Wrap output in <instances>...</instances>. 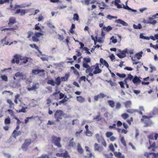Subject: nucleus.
Wrapping results in <instances>:
<instances>
[{
    "mask_svg": "<svg viewBox=\"0 0 158 158\" xmlns=\"http://www.w3.org/2000/svg\"><path fill=\"white\" fill-rule=\"evenodd\" d=\"M64 115L63 112L61 110H57L54 114V117L56 122H59L63 118Z\"/></svg>",
    "mask_w": 158,
    "mask_h": 158,
    "instance_id": "f257e3e1",
    "label": "nucleus"
},
{
    "mask_svg": "<svg viewBox=\"0 0 158 158\" xmlns=\"http://www.w3.org/2000/svg\"><path fill=\"white\" fill-rule=\"evenodd\" d=\"M154 135V133H152L148 135V137L149 139V143L150 146L148 147V149H152V151H154L155 149V143H153L152 144H151L150 142V139L153 140L154 139L153 136Z\"/></svg>",
    "mask_w": 158,
    "mask_h": 158,
    "instance_id": "f03ea898",
    "label": "nucleus"
},
{
    "mask_svg": "<svg viewBox=\"0 0 158 158\" xmlns=\"http://www.w3.org/2000/svg\"><path fill=\"white\" fill-rule=\"evenodd\" d=\"M52 140L53 142L57 147H61V145L60 143V138L53 137H52Z\"/></svg>",
    "mask_w": 158,
    "mask_h": 158,
    "instance_id": "7ed1b4c3",
    "label": "nucleus"
},
{
    "mask_svg": "<svg viewBox=\"0 0 158 158\" xmlns=\"http://www.w3.org/2000/svg\"><path fill=\"white\" fill-rule=\"evenodd\" d=\"M144 119H146L144 121L145 123L146 124L144 126V127H148L150 126V125L152 124V122L150 121L149 117L143 115V118L141 119V120L142 121H143L144 120Z\"/></svg>",
    "mask_w": 158,
    "mask_h": 158,
    "instance_id": "20e7f679",
    "label": "nucleus"
},
{
    "mask_svg": "<svg viewBox=\"0 0 158 158\" xmlns=\"http://www.w3.org/2000/svg\"><path fill=\"white\" fill-rule=\"evenodd\" d=\"M31 143V140L30 139H27L25 141L24 143L22 145V148L24 151L27 150V147Z\"/></svg>",
    "mask_w": 158,
    "mask_h": 158,
    "instance_id": "39448f33",
    "label": "nucleus"
},
{
    "mask_svg": "<svg viewBox=\"0 0 158 158\" xmlns=\"http://www.w3.org/2000/svg\"><path fill=\"white\" fill-rule=\"evenodd\" d=\"M16 22V20L15 18L12 17H10L9 19V22L8 23V25L10 27H13L14 24Z\"/></svg>",
    "mask_w": 158,
    "mask_h": 158,
    "instance_id": "423d86ee",
    "label": "nucleus"
},
{
    "mask_svg": "<svg viewBox=\"0 0 158 158\" xmlns=\"http://www.w3.org/2000/svg\"><path fill=\"white\" fill-rule=\"evenodd\" d=\"M83 67L84 68H86L85 70V73H87L91 72L93 71V68H92L89 64H84Z\"/></svg>",
    "mask_w": 158,
    "mask_h": 158,
    "instance_id": "0eeeda50",
    "label": "nucleus"
},
{
    "mask_svg": "<svg viewBox=\"0 0 158 158\" xmlns=\"http://www.w3.org/2000/svg\"><path fill=\"white\" fill-rule=\"evenodd\" d=\"M102 72V70L99 68V64H96L95 65L94 68V73L95 74L99 73Z\"/></svg>",
    "mask_w": 158,
    "mask_h": 158,
    "instance_id": "6e6552de",
    "label": "nucleus"
},
{
    "mask_svg": "<svg viewBox=\"0 0 158 158\" xmlns=\"http://www.w3.org/2000/svg\"><path fill=\"white\" fill-rule=\"evenodd\" d=\"M106 95L102 93H100L98 95L94 97V99L96 101H97L99 98H103L105 97Z\"/></svg>",
    "mask_w": 158,
    "mask_h": 158,
    "instance_id": "1a4fd4ad",
    "label": "nucleus"
},
{
    "mask_svg": "<svg viewBox=\"0 0 158 158\" xmlns=\"http://www.w3.org/2000/svg\"><path fill=\"white\" fill-rule=\"evenodd\" d=\"M120 53H117V55L120 58H123L126 56V51H125V50L120 51Z\"/></svg>",
    "mask_w": 158,
    "mask_h": 158,
    "instance_id": "9d476101",
    "label": "nucleus"
},
{
    "mask_svg": "<svg viewBox=\"0 0 158 158\" xmlns=\"http://www.w3.org/2000/svg\"><path fill=\"white\" fill-rule=\"evenodd\" d=\"M114 155L117 158H125V156L119 152H114Z\"/></svg>",
    "mask_w": 158,
    "mask_h": 158,
    "instance_id": "9b49d317",
    "label": "nucleus"
},
{
    "mask_svg": "<svg viewBox=\"0 0 158 158\" xmlns=\"http://www.w3.org/2000/svg\"><path fill=\"white\" fill-rule=\"evenodd\" d=\"M39 86V84L38 83H37L35 84V85H33L31 87L28 88H27V90L29 91L35 90L38 88Z\"/></svg>",
    "mask_w": 158,
    "mask_h": 158,
    "instance_id": "f8f14e48",
    "label": "nucleus"
},
{
    "mask_svg": "<svg viewBox=\"0 0 158 158\" xmlns=\"http://www.w3.org/2000/svg\"><path fill=\"white\" fill-rule=\"evenodd\" d=\"M154 18L152 17H149L148 18V20L146 22L147 23H150L152 24H154L156 23L157 21L154 20Z\"/></svg>",
    "mask_w": 158,
    "mask_h": 158,
    "instance_id": "ddd939ff",
    "label": "nucleus"
},
{
    "mask_svg": "<svg viewBox=\"0 0 158 158\" xmlns=\"http://www.w3.org/2000/svg\"><path fill=\"white\" fill-rule=\"evenodd\" d=\"M115 22L117 23H119L124 26H127L128 25V24L124 21L123 20H122L120 19H118L115 20Z\"/></svg>",
    "mask_w": 158,
    "mask_h": 158,
    "instance_id": "4468645a",
    "label": "nucleus"
},
{
    "mask_svg": "<svg viewBox=\"0 0 158 158\" xmlns=\"http://www.w3.org/2000/svg\"><path fill=\"white\" fill-rule=\"evenodd\" d=\"M84 61L83 62V65L84 64H88V63L90 62L91 61V60L90 58L88 57L87 58L85 57L83 58Z\"/></svg>",
    "mask_w": 158,
    "mask_h": 158,
    "instance_id": "2eb2a0df",
    "label": "nucleus"
},
{
    "mask_svg": "<svg viewBox=\"0 0 158 158\" xmlns=\"http://www.w3.org/2000/svg\"><path fill=\"white\" fill-rule=\"evenodd\" d=\"M21 134V132L20 131H17L16 130H15L13 132V136L15 139L16 138V137L20 135Z\"/></svg>",
    "mask_w": 158,
    "mask_h": 158,
    "instance_id": "dca6fc26",
    "label": "nucleus"
},
{
    "mask_svg": "<svg viewBox=\"0 0 158 158\" xmlns=\"http://www.w3.org/2000/svg\"><path fill=\"white\" fill-rule=\"evenodd\" d=\"M124 104L125 107L126 108H128L131 107L132 104V103L131 101L129 100L124 102Z\"/></svg>",
    "mask_w": 158,
    "mask_h": 158,
    "instance_id": "f3484780",
    "label": "nucleus"
},
{
    "mask_svg": "<svg viewBox=\"0 0 158 158\" xmlns=\"http://www.w3.org/2000/svg\"><path fill=\"white\" fill-rule=\"evenodd\" d=\"M44 70L43 69H33L32 70V73L35 75H36L41 72H44Z\"/></svg>",
    "mask_w": 158,
    "mask_h": 158,
    "instance_id": "a211bd4d",
    "label": "nucleus"
},
{
    "mask_svg": "<svg viewBox=\"0 0 158 158\" xmlns=\"http://www.w3.org/2000/svg\"><path fill=\"white\" fill-rule=\"evenodd\" d=\"M77 99L78 102L81 103H83L85 101V99L81 96H77Z\"/></svg>",
    "mask_w": 158,
    "mask_h": 158,
    "instance_id": "6ab92c4d",
    "label": "nucleus"
},
{
    "mask_svg": "<svg viewBox=\"0 0 158 158\" xmlns=\"http://www.w3.org/2000/svg\"><path fill=\"white\" fill-rule=\"evenodd\" d=\"M69 77V74L68 73H66L64 77H61V81H67L68 80V79Z\"/></svg>",
    "mask_w": 158,
    "mask_h": 158,
    "instance_id": "aec40b11",
    "label": "nucleus"
},
{
    "mask_svg": "<svg viewBox=\"0 0 158 158\" xmlns=\"http://www.w3.org/2000/svg\"><path fill=\"white\" fill-rule=\"evenodd\" d=\"M61 78L59 77L56 78L55 82V84H56L57 86H59L61 83Z\"/></svg>",
    "mask_w": 158,
    "mask_h": 158,
    "instance_id": "412c9836",
    "label": "nucleus"
},
{
    "mask_svg": "<svg viewBox=\"0 0 158 158\" xmlns=\"http://www.w3.org/2000/svg\"><path fill=\"white\" fill-rule=\"evenodd\" d=\"M132 81L134 84H136L138 82H140L141 81L137 76H135L133 79Z\"/></svg>",
    "mask_w": 158,
    "mask_h": 158,
    "instance_id": "4be33fe9",
    "label": "nucleus"
},
{
    "mask_svg": "<svg viewBox=\"0 0 158 158\" xmlns=\"http://www.w3.org/2000/svg\"><path fill=\"white\" fill-rule=\"evenodd\" d=\"M143 53V52L141 51L139 53H136L135 55V56L138 60H139L141 58V57L142 56V55Z\"/></svg>",
    "mask_w": 158,
    "mask_h": 158,
    "instance_id": "5701e85b",
    "label": "nucleus"
},
{
    "mask_svg": "<svg viewBox=\"0 0 158 158\" xmlns=\"http://www.w3.org/2000/svg\"><path fill=\"white\" fill-rule=\"evenodd\" d=\"M102 29L105 31L109 32L112 29V27L110 26H108L107 27L104 26Z\"/></svg>",
    "mask_w": 158,
    "mask_h": 158,
    "instance_id": "b1692460",
    "label": "nucleus"
},
{
    "mask_svg": "<svg viewBox=\"0 0 158 158\" xmlns=\"http://www.w3.org/2000/svg\"><path fill=\"white\" fill-rule=\"evenodd\" d=\"M94 148L95 150L99 152L101 151L102 150V148L99 146L98 144L96 143H95L94 145Z\"/></svg>",
    "mask_w": 158,
    "mask_h": 158,
    "instance_id": "393cba45",
    "label": "nucleus"
},
{
    "mask_svg": "<svg viewBox=\"0 0 158 158\" xmlns=\"http://www.w3.org/2000/svg\"><path fill=\"white\" fill-rule=\"evenodd\" d=\"M126 111L128 113L132 114L135 112H138V110L132 109H128Z\"/></svg>",
    "mask_w": 158,
    "mask_h": 158,
    "instance_id": "a878e982",
    "label": "nucleus"
},
{
    "mask_svg": "<svg viewBox=\"0 0 158 158\" xmlns=\"http://www.w3.org/2000/svg\"><path fill=\"white\" fill-rule=\"evenodd\" d=\"M30 46L31 48H35V49L37 50L40 54L42 53V52L39 50L38 47L35 44H30Z\"/></svg>",
    "mask_w": 158,
    "mask_h": 158,
    "instance_id": "bb28decb",
    "label": "nucleus"
},
{
    "mask_svg": "<svg viewBox=\"0 0 158 158\" xmlns=\"http://www.w3.org/2000/svg\"><path fill=\"white\" fill-rule=\"evenodd\" d=\"M108 103L110 106L112 107L113 108L114 106L115 103L113 100H109L108 101Z\"/></svg>",
    "mask_w": 158,
    "mask_h": 158,
    "instance_id": "cd10ccee",
    "label": "nucleus"
},
{
    "mask_svg": "<svg viewBox=\"0 0 158 158\" xmlns=\"http://www.w3.org/2000/svg\"><path fill=\"white\" fill-rule=\"evenodd\" d=\"M77 150L78 152L81 154H82L83 152V149L81 148L79 143L78 144Z\"/></svg>",
    "mask_w": 158,
    "mask_h": 158,
    "instance_id": "c85d7f7f",
    "label": "nucleus"
},
{
    "mask_svg": "<svg viewBox=\"0 0 158 158\" xmlns=\"http://www.w3.org/2000/svg\"><path fill=\"white\" fill-rule=\"evenodd\" d=\"M139 38L140 39L149 40H150V38L148 37L145 36L143 35V34H140L139 35Z\"/></svg>",
    "mask_w": 158,
    "mask_h": 158,
    "instance_id": "c756f323",
    "label": "nucleus"
},
{
    "mask_svg": "<svg viewBox=\"0 0 158 158\" xmlns=\"http://www.w3.org/2000/svg\"><path fill=\"white\" fill-rule=\"evenodd\" d=\"M18 27L16 25L14 26L13 27H12L9 28H6L4 30H17L18 29Z\"/></svg>",
    "mask_w": 158,
    "mask_h": 158,
    "instance_id": "7c9ffc66",
    "label": "nucleus"
},
{
    "mask_svg": "<svg viewBox=\"0 0 158 158\" xmlns=\"http://www.w3.org/2000/svg\"><path fill=\"white\" fill-rule=\"evenodd\" d=\"M47 83L49 85H50L52 86H54L55 85V82L53 80H48L47 81Z\"/></svg>",
    "mask_w": 158,
    "mask_h": 158,
    "instance_id": "2f4dec72",
    "label": "nucleus"
},
{
    "mask_svg": "<svg viewBox=\"0 0 158 158\" xmlns=\"http://www.w3.org/2000/svg\"><path fill=\"white\" fill-rule=\"evenodd\" d=\"M7 102L9 104L10 108H11L14 106V104L13 102L10 99H7Z\"/></svg>",
    "mask_w": 158,
    "mask_h": 158,
    "instance_id": "473e14b6",
    "label": "nucleus"
},
{
    "mask_svg": "<svg viewBox=\"0 0 158 158\" xmlns=\"http://www.w3.org/2000/svg\"><path fill=\"white\" fill-rule=\"evenodd\" d=\"M154 153L153 152H145L144 153V155L146 156L147 158H150V157L152 156V154Z\"/></svg>",
    "mask_w": 158,
    "mask_h": 158,
    "instance_id": "72a5a7b5",
    "label": "nucleus"
},
{
    "mask_svg": "<svg viewBox=\"0 0 158 158\" xmlns=\"http://www.w3.org/2000/svg\"><path fill=\"white\" fill-rule=\"evenodd\" d=\"M62 157L65 158L67 157L70 158V156L69 154H68V152L67 151H66L64 153H62Z\"/></svg>",
    "mask_w": 158,
    "mask_h": 158,
    "instance_id": "f704fd0d",
    "label": "nucleus"
},
{
    "mask_svg": "<svg viewBox=\"0 0 158 158\" xmlns=\"http://www.w3.org/2000/svg\"><path fill=\"white\" fill-rule=\"evenodd\" d=\"M125 51H126L125 52L126 53L130 54H133L134 50L133 49L128 50L127 48L124 49Z\"/></svg>",
    "mask_w": 158,
    "mask_h": 158,
    "instance_id": "c9c22d12",
    "label": "nucleus"
},
{
    "mask_svg": "<svg viewBox=\"0 0 158 158\" xmlns=\"http://www.w3.org/2000/svg\"><path fill=\"white\" fill-rule=\"evenodd\" d=\"M26 7V6L25 5L22 4L21 5H15V6L14 7L15 9L18 8H24Z\"/></svg>",
    "mask_w": 158,
    "mask_h": 158,
    "instance_id": "e433bc0d",
    "label": "nucleus"
},
{
    "mask_svg": "<svg viewBox=\"0 0 158 158\" xmlns=\"http://www.w3.org/2000/svg\"><path fill=\"white\" fill-rule=\"evenodd\" d=\"M73 19L74 21H78L79 19V16L76 13L74 14L73 15Z\"/></svg>",
    "mask_w": 158,
    "mask_h": 158,
    "instance_id": "4c0bfd02",
    "label": "nucleus"
},
{
    "mask_svg": "<svg viewBox=\"0 0 158 158\" xmlns=\"http://www.w3.org/2000/svg\"><path fill=\"white\" fill-rule=\"evenodd\" d=\"M10 119L9 117H8L5 119L4 123L6 125L10 123Z\"/></svg>",
    "mask_w": 158,
    "mask_h": 158,
    "instance_id": "58836bf2",
    "label": "nucleus"
},
{
    "mask_svg": "<svg viewBox=\"0 0 158 158\" xmlns=\"http://www.w3.org/2000/svg\"><path fill=\"white\" fill-rule=\"evenodd\" d=\"M133 27L135 29H140L142 28V26L140 23H139L138 25H136L135 24H134L133 25Z\"/></svg>",
    "mask_w": 158,
    "mask_h": 158,
    "instance_id": "ea45409f",
    "label": "nucleus"
},
{
    "mask_svg": "<svg viewBox=\"0 0 158 158\" xmlns=\"http://www.w3.org/2000/svg\"><path fill=\"white\" fill-rule=\"evenodd\" d=\"M100 138L101 139V140L100 141H101V142H102V144L104 146H105V147H106V143L105 142V140H104L103 138L101 136L100 137Z\"/></svg>",
    "mask_w": 158,
    "mask_h": 158,
    "instance_id": "a19ab883",
    "label": "nucleus"
},
{
    "mask_svg": "<svg viewBox=\"0 0 158 158\" xmlns=\"http://www.w3.org/2000/svg\"><path fill=\"white\" fill-rule=\"evenodd\" d=\"M100 112H98V115L96 116V117H94L93 118L94 120H95L96 121H99V118L100 116Z\"/></svg>",
    "mask_w": 158,
    "mask_h": 158,
    "instance_id": "79ce46f5",
    "label": "nucleus"
},
{
    "mask_svg": "<svg viewBox=\"0 0 158 158\" xmlns=\"http://www.w3.org/2000/svg\"><path fill=\"white\" fill-rule=\"evenodd\" d=\"M85 134L87 136H91L92 135V132L89 130L86 131Z\"/></svg>",
    "mask_w": 158,
    "mask_h": 158,
    "instance_id": "37998d69",
    "label": "nucleus"
},
{
    "mask_svg": "<svg viewBox=\"0 0 158 158\" xmlns=\"http://www.w3.org/2000/svg\"><path fill=\"white\" fill-rule=\"evenodd\" d=\"M28 58L27 57H21L20 60L23 61V62L24 63H26L28 61Z\"/></svg>",
    "mask_w": 158,
    "mask_h": 158,
    "instance_id": "c03bdc74",
    "label": "nucleus"
},
{
    "mask_svg": "<svg viewBox=\"0 0 158 158\" xmlns=\"http://www.w3.org/2000/svg\"><path fill=\"white\" fill-rule=\"evenodd\" d=\"M116 75L120 78H124L126 77V74L124 73L120 74L119 73H117Z\"/></svg>",
    "mask_w": 158,
    "mask_h": 158,
    "instance_id": "a18cd8bd",
    "label": "nucleus"
},
{
    "mask_svg": "<svg viewBox=\"0 0 158 158\" xmlns=\"http://www.w3.org/2000/svg\"><path fill=\"white\" fill-rule=\"evenodd\" d=\"M121 116L123 119H125L128 117L129 115L127 113H125L122 114Z\"/></svg>",
    "mask_w": 158,
    "mask_h": 158,
    "instance_id": "49530a36",
    "label": "nucleus"
},
{
    "mask_svg": "<svg viewBox=\"0 0 158 158\" xmlns=\"http://www.w3.org/2000/svg\"><path fill=\"white\" fill-rule=\"evenodd\" d=\"M121 141L122 143L125 146H126V143L125 141L124 140V137L123 136H122L121 138Z\"/></svg>",
    "mask_w": 158,
    "mask_h": 158,
    "instance_id": "de8ad7c7",
    "label": "nucleus"
},
{
    "mask_svg": "<svg viewBox=\"0 0 158 158\" xmlns=\"http://www.w3.org/2000/svg\"><path fill=\"white\" fill-rule=\"evenodd\" d=\"M23 73H22L18 72L15 73V77H21V76H22V75Z\"/></svg>",
    "mask_w": 158,
    "mask_h": 158,
    "instance_id": "09e8293b",
    "label": "nucleus"
},
{
    "mask_svg": "<svg viewBox=\"0 0 158 158\" xmlns=\"http://www.w3.org/2000/svg\"><path fill=\"white\" fill-rule=\"evenodd\" d=\"M113 135V133L111 132H107L106 133V135L107 138H109Z\"/></svg>",
    "mask_w": 158,
    "mask_h": 158,
    "instance_id": "8fccbe9b",
    "label": "nucleus"
},
{
    "mask_svg": "<svg viewBox=\"0 0 158 158\" xmlns=\"http://www.w3.org/2000/svg\"><path fill=\"white\" fill-rule=\"evenodd\" d=\"M121 107V104L119 102H117L116 104V109L118 110Z\"/></svg>",
    "mask_w": 158,
    "mask_h": 158,
    "instance_id": "3c124183",
    "label": "nucleus"
},
{
    "mask_svg": "<svg viewBox=\"0 0 158 158\" xmlns=\"http://www.w3.org/2000/svg\"><path fill=\"white\" fill-rule=\"evenodd\" d=\"M1 78L3 81H8L7 77L5 75H2L1 76Z\"/></svg>",
    "mask_w": 158,
    "mask_h": 158,
    "instance_id": "603ef678",
    "label": "nucleus"
},
{
    "mask_svg": "<svg viewBox=\"0 0 158 158\" xmlns=\"http://www.w3.org/2000/svg\"><path fill=\"white\" fill-rule=\"evenodd\" d=\"M42 35H43V34L40 32H35V36L37 37H40Z\"/></svg>",
    "mask_w": 158,
    "mask_h": 158,
    "instance_id": "864d4df0",
    "label": "nucleus"
},
{
    "mask_svg": "<svg viewBox=\"0 0 158 158\" xmlns=\"http://www.w3.org/2000/svg\"><path fill=\"white\" fill-rule=\"evenodd\" d=\"M37 37L35 36H33L32 37V40L35 42H37L39 41V39Z\"/></svg>",
    "mask_w": 158,
    "mask_h": 158,
    "instance_id": "5fc2aeb1",
    "label": "nucleus"
},
{
    "mask_svg": "<svg viewBox=\"0 0 158 158\" xmlns=\"http://www.w3.org/2000/svg\"><path fill=\"white\" fill-rule=\"evenodd\" d=\"M75 143L73 141H70L69 146L70 147H73L75 145Z\"/></svg>",
    "mask_w": 158,
    "mask_h": 158,
    "instance_id": "6e6d98bb",
    "label": "nucleus"
},
{
    "mask_svg": "<svg viewBox=\"0 0 158 158\" xmlns=\"http://www.w3.org/2000/svg\"><path fill=\"white\" fill-rule=\"evenodd\" d=\"M8 112H9V114L11 115L12 116H15V114H14V113L13 111L10 109H8L7 110Z\"/></svg>",
    "mask_w": 158,
    "mask_h": 158,
    "instance_id": "4d7b16f0",
    "label": "nucleus"
},
{
    "mask_svg": "<svg viewBox=\"0 0 158 158\" xmlns=\"http://www.w3.org/2000/svg\"><path fill=\"white\" fill-rule=\"evenodd\" d=\"M150 68L151 69V72L152 73L153 70H156V68L154 67H153L152 64H150L149 65Z\"/></svg>",
    "mask_w": 158,
    "mask_h": 158,
    "instance_id": "13d9d810",
    "label": "nucleus"
},
{
    "mask_svg": "<svg viewBox=\"0 0 158 158\" xmlns=\"http://www.w3.org/2000/svg\"><path fill=\"white\" fill-rule=\"evenodd\" d=\"M151 157H152V158H158V153L152 154V155Z\"/></svg>",
    "mask_w": 158,
    "mask_h": 158,
    "instance_id": "bf43d9fd",
    "label": "nucleus"
},
{
    "mask_svg": "<svg viewBox=\"0 0 158 158\" xmlns=\"http://www.w3.org/2000/svg\"><path fill=\"white\" fill-rule=\"evenodd\" d=\"M26 112V110L25 109L24 107H23L21 109H20L18 111L19 113L23 112V113H25Z\"/></svg>",
    "mask_w": 158,
    "mask_h": 158,
    "instance_id": "052dcab7",
    "label": "nucleus"
},
{
    "mask_svg": "<svg viewBox=\"0 0 158 158\" xmlns=\"http://www.w3.org/2000/svg\"><path fill=\"white\" fill-rule=\"evenodd\" d=\"M109 148L113 152L114 151V148L113 145L112 144H110L109 146Z\"/></svg>",
    "mask_w": 158,
    "mask_h": 158,
    "instance_id": "680f3d73",
    "label": "nucleus"
},
{
    "mask_svg": "<svg viewBox=\"0 0 158 158\" xmlns=\"http://www.w3.org/2000/svg\"><path fill=\"white\" fill-rule=\"evenodd\" d=\"M9 0H0V4H3L6 2H9Z\"/></svg>",
    "mask_w": 158,
    "mask_h": 158,
    "instance_id": "e2e57ef3",
    "label": "nucleus"
},
{
    "mask_svg": "<svg viewBox=\"0 0 158 158\" xmlns=\"http://www.w3.org/2000/svg\"><path fill=\"white\" fill-rule=\"evenodd\" d=\"M4 154L5 157L6 158H10L11 157V156L9 154L4 153Z\"/></svg>",
    "mask_w": 158,
    "mask_h": 158,
    "instance_id": "0e129e2a",
    "label": "nucleus"
},
{
    "mask_svg": "<svg viewBox=\"0 0 158 158\" xmlns=\"http://www.w3.org/2000/svg\"><path fill=\"white\" fill-rule=\"evenodd\" d=\"M127 76L128 77L127 78H128V79H129L130 80H131L133 78V76L130 74H128Z\"/></svg>",
    "mask_w": 158,
    "mask_h": 158,
    "instance_id": "69168bd1",
    "label": "nucleus"
},
{
    "mask_svg": "<svg viewBox=\"0 0 158 158\" xmlns=\"http://www.w3.org/2000/svg\"><path fill=\"white\" fill-rule=\"evenodd\" d=\"M96 40L98 41V42L100 43H103V42L101 40V38H98L97 36L95 37Z\"/></svg>",
    "mask_w": 158,
    "mask_h": 158,
    "instance_id": "338daca9",
    "label": "nucleus"
},
{
    "mask_svg": "<svg viewBox=\"0 0 158 158\" xmlns=\"http://www.w3.org/2000/svg\"><path fill=\"white\" fill-rule=\"evenodd\" d=\"M39 158H49L48 156L46 154L43 155L41 157H40Z\"/></svg>",
    "mask_w": 158,
    "mask_h": 158,
    "instance_id": "774afa93",
    "label": "nucleus"
}]
</instances>
